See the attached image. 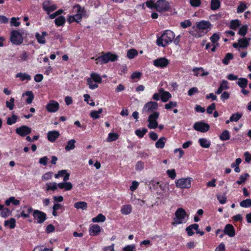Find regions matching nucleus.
Returning <instances> with one entry per match:
<instances>
[{
	"label": "nucleus",
	"instance_id": "412c9836",
	"mask_svg": "<svg viewBox=\"0 0 251 251\" xmlns=\"http://www.w3.org/2000/svg\"><path fill=\"white\" fill-rule=\"evenodd\" d=\"M224 232L231 237H234L235 234V230L233 226L230 224H227L226 226Z\"/></svg>",
	"mask_w": 251,
	"mask_h": 251
},
{
	"label": "nucleus",
	"instance_id": "58836bf2",
	"mask_svg": "<svg viewBox=\"0 0 251 251\" xmlns=\"http://www.w3.org/2000/svg\"><path fill=\"white\" fill-rule=\"evenodd\" d=\"M220 139L222 141H226L230 139V134L228 130H225L219 136Z\"/></svg>",
	"mask_w": 251,
	"mask_h": 251
},
{
	"label": "nucleus",
	"instance_id": "0eeeda50",
	"mask_svg": "<svg viewBox=\"0 0 251 251\" xmlns=\"http://www.w3.org/2000/svg\"><path fill=\"white\" fill-rule=\"evenodd\" d=\"M157 102L149 101L146 103L142 109V113L145 114H152L153 112H157Z\"/></svg>",
	"mask_w": 251,
	"mask_h": 251
},
{
	"label": "nucleus",
	"instance_id": "6e6d98bb",
	"mask_svg": "<svg viewBox=\"0 0 251 251\" xmlns=\"http://www.w3.org/2000/svg\"><path fill=\"white\" fill-rule=\"evenodd\" d=\"M62 208V206L60 204H59V203H55L53 206V207H52V209H53V211H52V215L54 216H57V211L61 208Z\"/></svg>",
	"mask_w": 251,
	"mask_h": 251
},
{
	"label": "nucleus",
	"instance_id": "7c9ffc66",
	"mask_svg": "<svg viewBox=\"0 0 251 251\" xmlns=\"http://www.w3.org/2000/svg\"><path fill=\"white\" fill-rule=\"evenodd\" d=\"M65 22V18L63 16H59L54 20V23L57 26H63Z\"/></svg>",
	"mask_w": 251,
	"mask_h": 251
},
{
	"label": "nucleus",
	"instance_id": "e433bc0d",
	"mask_svg": "<svg viewBox=\"0 0 251 251\" xmlns=\"http://www.w3.org/2000/svg\"><path fill=\"white\" fill-rule=\"evenodd\" d=\"M200 145L204 148H208L210 147V142L206 138H200L199 140Z\"/></svg>",
	"mask_w": 251,
	"mask_h": 251
},
{
	"label": "nucleus",
	"instance_id": "dca6fc26",
	"mask_svg": "<svg viewBox=\"0 0 251 251\" xmlns=\"http://www.w3.org/2000/svg\"><path fill=\"white\" fill-rule=\"evenodd\" d=\"M73 9L76 13V14H80L81 16H83V17H88L85 7H82L80 4H75L73 6Z\"/></svg>",
	"mask_w": 251,
	"mask_h": 251
},
{
	"label": "nucleus",
	"instance_id": "864d4df0",
	"mask_svg": "<svg viewBox=\"0 0 251 251\" xmlns=\"http://www.w3.org/2000/svg\"><path fill=\"white\" fill-rule=\"evenodd\" d=\"M15 100L13 98H11L9 101H6V106L8 108L9 110H12L14 108Z\"/></svg>",
	"mask_w": 251,
	"mask_h": 251
},
{
	"label": "nucleus",
	"instance_id": "72a5a7b5",
	"mask_svg": "<svg viewBox=\"0 0 251 251\" xmlns=\"http://www.w3.org/2000/svg\"><path fill=\"white\" fill-rule=\"evenodd\" d=\"M25 208H27V213H25L24 210H23L20 214V215L23 218H27L29 217V214L33 212V209L31 207H28L27 206H24Z\"/></svg>",
	"mask_w": 251,
	"mask_h": 251
},
{
	"label": "nucleus",
	"instance_id": "c756f323",
	"mask_svg": "<svg viewBox=\"0 0 251 251\" xmlns=\"http://www.w3.org/2000/svg\"><path fill=\"white\" fill-rule=\"evenodd\" d=\"M169 63V61L164 57H161L158 59V67L164 68L167 66Z\"/></svg>",
	"mask_w": 251,
	"mask_h": 251
},
{
	"label": "nucleus",
	"instance_id": "f257e3e1",
	"mask_svg": "<svg viewBox=\"0 0 251 251\" xmlns=\"http://www.w3.org/2000/svg\"><path fill=\"white\" fill-rule=\"evenodd\" d=\"M211 24L209 21H201L196 23V31H191V35L196 38H199L207 33L211 29Z\"/></svg>",
	"mask_w": 251,
	"mask_h": 251
},
{
	"label": "nucleus",
	"instance_id": "09e8293b",
	"mask_svg": "<svg viewBox=\"0 0 251 251\" xmlns=\"http://www.w3.org/2000/svg\"><path fill=\"white\" fill-rule=\"evenodd\" d=\"M11 213V211L8 208H3L0 213V216L3 218H6Z\"/></svg>",
	"mask_w": 251,
	"mask_h": 251
},
{
	"label": "nucleus",
	"instance_id": "473e14b6",
	"mask_svg": "<svg viewBox=\"0 0 251 251\" xmlns=\"http://www.w3.org/2000/svg\"><path fill=\"white\" fill-rule=\"evenodd\" d=\"M76 141L75 139H71L68 141L67 144L65 147V149L66 151H69L72 150L75 148V143Z\"/></svg>",
	"mask_w": 251,
	"mask_h": 251
},
{
	"label": "nucleus",
	"instance_id": "a19ab883",
	"mask_svg": "<svg viewBox=\"0 0 251 251\" xmlns=\"http://www.w3.org/2000/svg\"><path fill=\"white\" fill-rule=\"evenodd\" d=\"M91 78L96 83H100L102 81V79L100 76L95 73H93L91 74Z\"/></svg>",
	"mask_w": 251,
	"mask_h": 251
},
{
	"label": "nucleus",
	"instance_id": "6e6552de",
	"mask_svg": "<svg viewBox=\"0 0 251 251\" xmlns=\"http://www.w3.org/2000/svg\"><path fill=\"white\" fill-rule=\"evenodd\" d=\"M10 41L14 44L20 45L23 42L22 34L17 30H13L10 33Z\"/></svg>",
	"mask_w": 251,
	"mask_h": 251
},
{
	"label": "nucleus",
	"instance_id": "b1692460",
	"mask_svg": "<svg viewBox=\"0 0 251 251\" xmlns=\"http://www.w3.org/2000/svg\"><path fill=\"white\" fill-rule=\"evenodd\" d=\"M251 38H243L238 39L240 48L246 49L250 45Z\"/></svg>",
	"mask_w": 251,
	"mask_h": 251
},
{
	"label": "nucleus",
	"instance_id": "e2e57ef3",
	"mask_svg": "<svg viewBox=\"0 0 251 251\" xmlns=\"http://www.w3.org/2000/svg\"><path fill=\"white\" fill-rule=\"evenodd\" d=\"M240 25V22L238 20H233L230 22V28L235 29Z\"/></svg>",
	"mask_w": 251,
	"mask_h": 251
},
{
	"label": "nucleus",
	"instance_id": "a878e982",
	"mask_svg": "<svg viewBox=\"0 0 251 251\" xmlns=\"http://www.w3.org/2000/svg\"><path fill=\"white\" fill-rule=\"evenodd\" d=\"M228 88V83L226 80H223L221 82L220 87L218 88V90L216 92L217 94H220L222 93V91L224 90H226Z\"/></svg>",
	"mask_w": 251,
	"mask_h": 251
},
{
	"label": "nucleus",
	"instance_id": "f8f14e48",
	"mask_svg": "<svg viewBox=\"0 0 251 251\" xmlns=\"http://www.w3.org/2000/svg\"><path fill=\"white\" fill-rule=\"evenodd\" d=\"M149 122L148 127L150 129L157 128V112H153L150 115L148 120Z\"/></svg>",
	"mask_w": 251,
	"mask_h": 251
},
{
	"label": "nucleus",
	"instance_id": "393cba45",
	"mask_svg": "<svg viewBox=\"0 0 251 251\" xmlns=\"http://www.w3.org/2000/svg\"><path fill=\"white\" fill-rule=\"evenodd\" d=\"M145 4L146 6L151 9H155L157 10V2L154 3L152 0H148L146 2L144 3L142 5V8L145 9Z\"/></svg>",
	"mask_w": 251,
	"mask_h": 251
},
{
	"label": "nucleus",
	"instance_id": "c9c22d12",
	"mask_svg": "<svg viewBox=\"0 0 251 251\" xmlns=\"http://www.w3.org/2000/svg\"><path fill=\"white\" fill-rule=\"evenodd\" d=\"M119 138V135L117 133L110 132L108 134L107 141L108 142L117 140Z\"/></svg>",
	"mask_w": 251,
	"mask_h": 251
},
{
	"label": "nucleus",
	"instance_id": "6ab92c4d",
	"mask_svg": "<svg viewBox=\"0 0 251 251\" xmlns=\"http://www.w3.org/2000/svg\"><path fill=\"white\" fill-rule=\"evenodd\" d=\"M59 136L60 133L58 131H50L48 133L47 138L49 141L53 143L56 141V140L59 137Z\"/></svg>",
	"mask_w": 251,
	"mask_h": 251
},
{
	"label": "nucleus",
	"instance_id": "f03ea898",
	"mask_svg": "<svg viewBox=\"0 0 251 251\" xmlns=\"http://www.w3.org/2000/svg\"><path fill=\"white\" fill-rule=\"evenodd\" d=\"M102 55L97 58L93 57L92 59H95L96 64L102 65L106 64L109 61L114 62L118 60V56L115 54H113L111 52L104 53L101 52Z\"/></svg>",
	"mask_w": 251,
	"mask_h": 251
},
{
	"label": "nucleus",
	"instance_id": "bb28decb",
	"mask_svg": "<svg viewBox=\"0 0 251 251\" xmlns=\"http://www.w3.org/2000/svg\"><path fill=\"white\" fill-rule=\"evenodd\" d=\"M4 226H8L10 229H13L16 226V220L14 218H11L8 220L4 221Z\"/></svg>",
	"mask_w": 251,
	"mask_h": 251
},
{
	"label": "nucleus",
	"instance_id": "49530a36",
	"mask_svg": "<svg viewBox=\"0 0 251 251\" xmlns=\"http://www.w3.org/2000/svg\"><path fill=\"white\" fill-rule=\"evenodd\" d=\"M18 117L16 115H12V116L8 117L7 119V124L12 125L16 123Z\"/></svg>",
	"mask_w": 251,
	"mask_h": 251
},
{
	"label": "nucleus",
	"instance_id": "20e7f679",
	"mask_svg": "<svg viewBox=\"0 0 251 251\" xmlns=\"http://www.w3.org/2000/svg\"><path fill=\"white\" fill-rule=\"evenodd\" d=\"M46 191L50 190L55 191L58 187L60 189H64L68 191L71 190L73 188V185L71 182H60L57 184L55 182H52L46 184Z\"/></svg>",
	"mask_w": 251,
	"mask_h": 251
},
{
	"label": "nucleus",
	"instance_id": "a211bd4d",
	"mask_svg": "<svg viewBox=\"0 0 251 251\" xmlns=\"http://www.w3.org/2000/svg\"><path fill=\"white\" fill-rule=\"evenodd\" d=\"M158 97L160 98L163 102H166L171 98V95L169 92L165 91L163 89H160L158 94Z\"/></svg>",
	"mask_w": 251,
	"mask_h": 251
},
{
	"label": "nucleus",
	"instance_id": "c03bdc74",
	"mask_svg": "<svg viewBox=\"0 0 251 251\" xmlns=\"http://www.w3.org/2000/svg\"><path fill=\"white\" fill-rule=\"evenodd\" d=\"M237 82L238 85L242 88H244L247 87L248 85V80L245 78H238Z\"/></svg>",
	"mask_w": 251,
	"mask_h": 251
},
{
	"label": "nucleus",
	"instance_id": "ea45409f",
	"mask_svg": "<svg viewBox=\"0 0 251 251\" xmlns=\"http://www.w3.org/2000/svg\"><path fill=\"white\" fill-rule=\"evenodd\" d=\"M105 220L106 218L103 214H99L92 219V221L94 223L103 222Z\"/></svg>",
	"mask_w": 251,
	"mask_h": 251
},
{
	"label": "nucleus",
	"instance_id": "4c0bfd02",
	"mask_svg": "<svg viewBox=\"0 0 251 251\" xmlns=\"http://www.w3.org/2000/svg\"><path fill=\"white\" fill-rule=\"evenodd\" d=\"M148 132V129L146 128L142 129H137L135 131V134L140 138H143L146 133Z\"/></svg>",
	"mask_w": 251,
	"mask_h": 251
},
{
	"label": "nucleus",
	"instance_id": "13d9d810",
	"mask_svg": "<svg viewBox=\"0 0 251 251\" xmlns=\"http://www.w3.org/2000/svg\"><path fill=\"white\" fill-rule=\"evenodd\" d=\"M167 141V139L165 137H161L158 140V148L163 149L165 143Z\"/></svg>",
	"mask_w": 251,
	"mask_h": 251
},
{
	"label": "nucleus",
	"instance_id": "5fc2aeb1",
	"mask_svg": "<svg viewBox=\"0 0 251 251\" xmlns=\"http://www.w3.org/2000/svg\"><path fill=\"white\" fill-rule=\"evenodd\" d=\"M247 5L245 2H240V5L238 6L237 8V12L242 13L244 12V10L247 9Z\"/></svg>",
	"mask_w": 251,
	"mask_h": 251
},
{
	"label": "nucleus",
	"instance_id": "9d476101",
	"mask_svg": "<svg viewBox=\"0 0 251 251\" xmlns=\"http://www.w3.org/2000/svg\"><path fill=\"white\" fill-rule=\"evenodd\" d=\"M170 9V5L166 0H158V12L164 13Z\"/></svg>",
	"mask_w": 251,
	"mask_h": 251
},
{
	"label": "nucleus",
	"instance_id": "9b49d317",
	"mask_svg": "<svg viewBox=\"0 0 251 251\" xmlns=\"http://www.w3.org/2000/svg\"><path fill=\"white\" fill-rule=\"evenodd\" d=\"M16 133L22 137H25L30 134L31 129L29 127L23 125L15 129Z\"/></svg>",
	"mask_w": 251,
	"mask_h": 251
},
{
	"label": "nucleus",
	"instance_id": "2eb2a0df",
	"mask_svg": "<svg viewBox=\"0 0 251 251\" xmlns=\"http://www.w3.org/2000/svg\"><path fill=\"white\" fill-rule=\"evenodd\" d=\"M43 9L48 14L57 9V6L55 4L50 5V0H45L43 3Z\"/></svg>",
	"mask_w": 251,
	"mask_h": 251
},
{
	"label": "nucleus",
	"instance_id": "4be33fe9",
	"mask_svg": "<svg viewBox=\"0 0 251 251\" xmlns=\"http://www.w3.org/2000/svg\"><path fill=\"white\" fill-rule=\"evenodd\" d=\"M47 35L48 33L46 31H43L42 32V35H40V33L37 32L35 34V38L39 44H44L46 43V39L45 37Z\"/></svg>",
	"mask_w": 251,
	"mask_h": 251
},
{
	"label": "nucleus",
	"instance_id": "f704fd0d",
	"mask_svg": "<svg viewBox=\"0 0 251 251\" xmlns=\"http://www.w3.org/2000/svg\"><path fill=\"white\" fill-rule=\"evenodd\" d=\"M16 77H19L22 81L25 80H29L31 79V76L26 73H18Z\"/></svg>",
	"mask_w": 251,
	"mask_h": 251
},
{
	"label": "nucleus",
	"instance_id": "f3484780",
	"mask_svg": "<svg viewBox=\"0 0 251 251\" xmlns=\"http://www.w3.org/2000/svg\"><path fill=\"white\" fill-rule=\"evenodd\" d=\"M73 9L76 13V14H80L81 16H83V17H88L85 7H82L80 4H75L73 6Z\"/></svg>",
	"mask_w": 251,
	"mask_h": 251
},
{
	"label": "nucleus",
	"instance_id": "ddd939ff",
	"mask_svg": "<svg viewBox=\"0 0 251 251\" xmlns=\"http://www.w3.org/2000/svg\"><path fill=\"white\" fill-rule=\"evenodd\" d=\"M59 108V104L58 102L51 100L46 105V108L47 110L50 113H53L57 111Z\"/></svg>",
	"mask_w": 251,
	"mask_h": 251
},
{
	"label": "nucleus",
	"instance_id": "cd10ccee",
	"mask_svg": "<svg viewBox=\"0 0 251 251\" xmlns=\"http://www.w3.org/2000/svg\"><path fill=\"white\" fill-rule=\"evenodd\" d=\"M20 203V201L16 199L14 197H10L5 201V204L6 206H9L10 203L13 204L14 205H18Z\"/></svg>",
	"mask_w": 251,
	"mask_h": 251
},
{
	"label": "nucleus",
	"instance_id": "3c124183",
	"mask_svg": "<svg viewBox=\"0 0 251 251\" xmlns=\"http://www.w3.org/2000/svg\"><path fill=\"white\" fill-rule=\"evenodd\" d=\"M242 116V114L241 113H237L232 114L230 117L229 120L230 122H237Z\"/></svg>",
	"mask_w": 251,
	"mask_h": 251
},
{
	"label": "nucleus",
	"instance_id": "de8ad7c7",
	"mask_svg": "<svg viewBox=\"0 0 251 251\" xmlns=\"http://www.w3.org/2000/svg\"><path fill=\"white\" fill-rule=\"evenodd\" d=\"M249 176V174L247 173L240 176V179L237 181V184L240 185L244 183Z\"/></svg>",
	"mask_w": 251,
	"mask_h": 251
},
{
	"label": "nucleus",
	"instance_id": "37998d69",
	"mask_svg": "<svg viewBox=\"0 0 251 251\" xmlns=\"http://www.w3.org/2000/svg\"><path fill=\"white\" fill-rule=\"evenodd\" d=\"M220 6L219 0H212L210 4V8L212 10L218 9Z\"/></svg>",
	"mask_w": 251,
	"mask_h": 251
},
{
	"label": "nucleus",
	"instance_id": "2f4dec72",
	"mask_svg": "<svg viewBox=\"0 0 251 251\" xmlns=\"http://www.w3.org/2000/svg\"><path fill=\"white\" fill-rule=\"evenodd\" d=\"M74 207L77 209L86 210L88 207L87 203L85 201H78L75 203Z\"/></svg>",
	"mask_w": 251,
	"mask_h": 251
},
{
	"label": "nucleus",
	"instance_id": "5701e85b",
	"mask_svg": "<svg viewBox=\"0 0 251 251\" xmlns=\"http://www.w3.org/2000/svg\"><path fill=\"white\" fill-rule=\"evenodd\" d=\"M193 71L196 76H205L209 75V72L205 71L202 68H195L193 69Z\"/></svg>",
	"mask_w": 251,
	"mask_h": 251
},
{
	"label": "nucleus",
	"instance_id": "338daca9",
	"mask_svg": "<svg viewBox=\"0 0 251 251\" xmlns=\"http://www.w3.org/2000/svg\"><path fill=\"white\" fill-rule=\"evenodd\" d=\"M167 175L169 176V177L174 179L176 177V173L175 169L168 170L167 171Z\"/></svg>",
	"mask_w": 251,
	"mask_h": 251
},
{
	"label": "nucleus",
	"instance_id": "423d86ee",
	"mask_svg": "<svg viewBox=\"0 0 251 251\" xmlns=\"http://www.w3.org/2000/svg\"><path fill=\"white\" fill-rule=\"evenodd\" d=\"M192 178L191 177L181 178L177 179L176 182V186L181 189H189L191 187Z\"/></svg>",
	"mask_w": 251,
	"mask_h": 251
},
{
	"label": "nucleus",
	"instance_id": "7ed1b4c3",
	"mask_svg": "<svg viewBox=\"0 0 251 251\" xmlns=\"http://www.w3.org/2000/svg\"><path fill=\"white\" fill-rule=\"evenodd\" d=\"M175 37V33L170 30H165L159 38H158V46L165 47L173 41Z\"/></svg>",
	"mask_w": 251,
	"mask_h": 251
},
{
	"label": "nucleus",
	"instance_id": "0e129e2a",
	"mask_svg": "<svg viewBox=\"0 0 251 251\" xmlns=\"http://www.w3.org/2000/svg\"><path fill=\"white\" fill-rule=\"evenodd\" d=\"M240 205L241 207H247L251 206L250 199H246V200L242 201L240 202Z\"/></svg>",
	"mask_w": 251,
	"mask_h": 251
},
{
	"label": "nucleus",
	"instance_id": "8fccbe9b",
	"mask_svg": "<svg viewBox=\"0 0 251 251\" xmlns=\"http://www.w3.org/2000/svg\"><path fill=\"white\" fill-rule=\"evenodd\" d=\"M220 39L219 35L218 33H214L212 35V36L210 37V40L211 42L212 43V44L214 45H219V44L218 43V41Z\"/></svg>",
	"mask_w": 251,
	"mask_h": 251
},
{
	"label": "nucleus",
	"instance_id": "79ce46f5",
	"mask_svg": "<svg viewBox=\"0 0 251 251\" xmlns=\"http://www.w3.org/2000/svg\"><path fill=\"white\" fill-rule=\"evenodd\" d=\"M138 55V51L134 49H132L127 51V57L129 59H133Z\"/></svg>",
	"mask_w": 251,
	"mask_h": 251
},
{
	"label": "nucleus",
	"instance_id": "69168bd1",
	"mask_svg": "<svg viewBox=\"0 0 251 251\" xmlns=\"http://www.w3.org/2000/svg\"><path fill=\"white\" fill-rule=\"evenodd\" d=\"M19 18H16L15 17H12L11 19V21H10L11 25L14 26H19L20 25V22L17 21V20H19Z\"/></svg>",
	"mask_w": 251,
	"mask_h": 251
},
{
	"label": "nucleus",
	"instance_id": "1a4fd4ad",
	"mask_svg": "<svg viewBox=\"0 0 251 251\" xmlns=\"http://www.w3.org/2000/svg\"><path fill=\"white\" fill-rule=\"evenodd\" d=\"M33 217L37 220L38 224H42L47 219V214L39 210H34L33 213Z\"/></svg>",
	"mask_w": 251,
	"mask_h": 251
},
{
	"label": "nucleus",
	"instance_id": "603ef678",
	"mask_svg": "<svg viewBox=\"0 0 251 251\" xmlns=\"http://www.w3.org/2000/svg\"><path fill=\"white\" fill-rule=\"evenodd\" d=\"M87 82L89 88L91 89H95L98 87V85L96 83H93V80L90 78H88L87 79Z\"/></svg>",
	"mask_w": 251,
	"mask_h": 251
},
{
	"label": "nucleus",
	"instance_id": "4d7b16f0",
	"mask_svg": "<svg viewBox=\"0 0 251 251\" xmlns=\"http://www.w3.org/2000/svg\"><path fill=\"white\" fill-rule=\"evenodd\" d=\"M52 175L53 173L52 172H47L42 176V179L43 181H47L50 179L52 178Z\"/></svg>",
	"mask_w": 251,
	"mask_h": 251
},
{
	"label": "nucleus",
	"instance_id": "a18cd8bd",
	"mask_svg": "<svg viewBox=\"0 0 251 251\" xmlns=\"http://www.w3.org/2000/svg\"><path fill=\"white\" fill-rule=\"evenodd\" d=\"M24 95H25L28 97L26 100V101L28 104H30L32 102L34 98L32 92L28 91L25 92V93Z\"/></svg>",
	"mask_w": 251,
	"mask_h": 251
},
{
	"label": "nucleus",
	"instance_id": "052dcab7",
	"mask_svg": "<svg viewBox=\"0 0 251 251\" xmlns=\"http://www.w3.org/2000/svg\"><path fill=\"white\" fill-rule=\"evenodd\" d=\"M248 26L246 25L242 26L238 31V34L242 36H245L247 34Z\"/></svg>",
	"mask_w": 251,
	"mask_h": 251
},
{
	"label": "nucleus",
	"instance_id": "680f3d73",
	"mask_svg": "<svg viewBox=\"0 0 251 251\" xmlns=\"http://www.w3.org/2000/svg\"><path fill=\"white\" fill-rule=\"evenodd\" d=\"M233 58V54L228 53L226 54L225 58L223 60V63L225 64H228L229 61Z\"/></svg>",
	"mask_w": 251,
	"mask_h": 251
},
{
	"label": "nucleus",
	"instance_id": "774afa93",
	"mask_svg": "<svg viewBox=\"0 0 251 251\" xmlns=\"http://www.w3.org/2000/svg\"><path fill=\"white\" fill-rule=\"evenodd\" d=\"M135 248V246L134 245H127L125 247L123 251H134Z\"/></svg>",
	"mask_w": 251,
	"mask_h": 251
},
{
	"label": "nucleus",
	"instance_id": "c85d7f7f",
	"mask_svg": "<svg viewBox=\"0 0 251 251\" xmlns=\"http://www.w3.org/2000/svg\"><path fill=\"white\" fill-rule=\"evenodd\" d=\"M132 211V206L130 204H126L123 205L121 209V212L123 214L127 215L130 214Z\"/></svg>",
	"mask_w": 251,
	"mask_h": 251
},
{
	"label": "nucleus",
	"instance_id": "bf43d9fd",
	"mask_svg": "<svg viewBox=\"0 0 251 251\" xmlns=\"http://www.w3.org/2000/svg\"><path fill=\"white\" fill-rule=\"evenodd\" d=\"M160 189L163 191V193H160V195H164V193L167 192L168 189V184L167 183H161L159 185Z\"/></svg>",
	"mask_w": 251,
	"mask_h": 251
},
{
	"label": "nucleus",
	"instance_id": "4468645a",
	"mask_svg": "<svg viewBox=\"0 0 251 251\" xmlns=\"http://www.w3.org/2000/svg\"><path fill=\"white\" fill-rule=\"evenodd\" d=\"M194 128L197 131L205 132L209 129V126L203 122H197L193 126Z\"/></svg>",
	"mask_w": 251,
	"mask_h": 251
},
{
	"label": "nucleus",
	"instance_id": "39448f33",
	"mask_svg": "<svg viewBox=\"0 0 251 251\" xmlns=\"http://www.w3.org/2000/svg\"><path fill=\"white\" fill-rule=\"evenodd\" d=\"M186 216V212L182 208H178L175 212V217L174 218L172 224L176 226L178 224L185 223V218Z\"/></svg>",
	"mask_w": 251,
	"mask_h": 251
},
{
	"label": "nucleus",
	"instance_id": "aec40b11",
	"mask_svg": "<svg viewBox=\"0 0 251 251\" xmlns=\"http://www.w3.org/2000/svg\"><path fill=\"white\" fill-rule=\"evenodd\" d=\"M101 228L98 225H93L89 228V232L91 236H97L101 231Z\"/></svg>",
	"mask_w": 251,
	"mask_h": 251
}]
</instances>
